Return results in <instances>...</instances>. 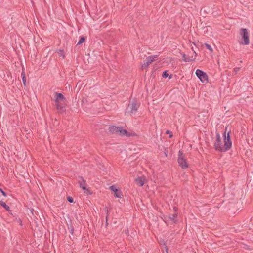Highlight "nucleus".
<instances>
[{
  "mask_svg": "<svg viewBox=\"0 0 253 253\" xmlns=\"http://www.w3.org/2000/svg\"><path fill=\"white\" fill-rule=\"evenodd\" d=\"M227 127H226L225 131L223 134L224 145H222L221 139L220 134L216 132V140L214 143V148L216 151L221 152H224L228 151L232 147V142L231 139V131H229L226 134Z\"/></svg>",
  "mask_w": 253,
  "mask_h": 253,
  "instance_id": "obj_1",
  "label": "nucleus"
},
{
  "mask_svg": "<svg viewBox=\"0 0 253 253\" xmlns=\"http://www.w3.org/2000/svg\"><path fill=\"white\" fill-rule=\"evenodd\" d=\"M55 95V106L57 110V112L60 114L65 113L66 112V99L61 93L54 92Z\"/></svg>",
  "mask_w": 253,
  "mask_h": 253,
  "instance_id": "obj_2",
  "label": "nucleus"
},
{
  "mask_svg": "<svg viewBox=\"0 0 253 253\" xmlns=\"http://www.w3.org/2000/svg\"><path fill=\"white\" fill-rule=\"evenodd\" d=\"M240 35L241 36L240 44L247 45L249 44V34L246 28H241L240 30Z\"/></svg>",
  "mask_w": 253,
  "mask_h": 253,
  "instance_id": "obj_3",
  "label": "nucleus"
},
{
  "mask_svg": "<svg viewBox=\"0 0 253 253\" xmlns=\"http://www.w3.org/2000/svg\"><path fill=\"white\" fill-rule=\"evenodd\" d=\"M139 107V103L136 101H132L128 105L125 113L135 114Z\"/></svg>",
  "mask_w": 253,
  "mask_h": 253,
  "instance_id": "obj_4",
  "label": "nucleus"
},
{
  "mask_svg": "<svg viewBox=\"0 0 253 253\" xmlns=\"http://www.w3.org/2000/svg\"><path fill=\"white\" fill-rule=\"evenodd\" d=\"M177 162L179 166L183 169H186L189 167L187 160L185 158L183 152L181 150H179L178 152Z\"/></svg>",
  "mask_w": 253,
  "mask_h": 253,
  "instance_id": "obj_5",
  "label": "nucleus"
},
{
  "mask_svg": "<svg viewBox=\"0 0 253 253\" xmlns=\"http://www.w3.org/2000/svg\"><path fill=\"white\" fill-rule=\"evenodd\" d=\"M195 74L202 83H207L208 82V76L207 73L203 71L197 69L195 71Z\"/></svg>",
  "mask_w": 253,
  "mask_h": 253,
  "instance_id": "obj_6",
  "label": "nucleus"
},
{
  "mask_svg": "<svg viewBox=\"0 0 253 253\" xmlns=\"http://www.w3.org/2000/svg\"><path fill=\"white\" fill-rule=\"evenodd\" d=\"M117 135L120 136H126L127 137L136 136L137 134L135 133H131L128 132L126 129H124L122 126H119V129L118 130Z\"/></svg>",
  "mask_w": 253,
  "mask_h": 253,
  "instance_id": "obj_7",
  "label": "nucleus"
},
{
  "mask_svg": "<svg viewBox=\"0 0 253 253\" xmlns=\"http://www.w3.org/2000/svg\"><path fill=\"white\" fill-rule=\"evenodd\" d=\"M117 135L120 136H126L127 137L136 136L137 134L135 133H131L128 132L126 129H124L122 126H119V129L118 130Z\"/></svg>",
  "mask_w": 253,
  "mask_h": 253,
  "instance_id": "obj_8",
  "label": "nucleus"
},
{
  "mask_svg": "<svg viewBox=\"0 0 253 253\" xmlns=\"http://www.w3.org/2000/svg\"><path fill=\"white\" fill-rule=\"evenodd\" d=\"M109 189L114 192V196L116 198H120L122 195V191L119 189L115 185L110 186Z\"/></svg>",
  "mask_w": 253,
  "mask_h": 253,
  "instance_id": "obj_9",
  "label": "nucleus"
},
{
  "mask_svg": "<svg viewBox=\"0 0 253 253\" xmlns=\"http://www.w3.org/2000/svg\"><path fill=\"white\" fill-rule=\"evenodd\" d=\"M169 221H171L172 224H176L178 222V213H174V214H169L168 215Z\"/></svg>",
  "mask_w": 253,
  "mask_h": 253,
  "instance_id": "obj_10",
  "label": "nucleus"
},
{
  "mask_svg": "<svg viewBox=\"0 0 253 253\" xmlns=\"http://www.w3.org/2000/svg\"><path fill=\"white\" fill-rule=\"evenodd\" d=\"M78 178L80 179V180H78L80 187L82 189H85V187H86V181L81 176H79Z\"/></svg>",
  "mask_w": 253,
  "mask_h": 253,
  "instance_id": "obj_11",
  "label": "nucleus"
},
{
  "mask_svg": "<svg viewBox=\"0 0 253 253\" xmlns=\"http://www.w3.org/2000/svg\"><path fill=\"white\" fill-rule=\"evenodd\" d=\"M119 127L115 126H110L109 127V132L112 134H117Z\"/></svg>",
  "mask_w": 253,
  "mask_h": 253,
  "instance_id": "obj_12",
  "label": "nucleus"
},
{
  "mask_svg": "<svg viewBox=\"0 0 253 253\" xmlns=\"http://www.w3.org/2000/svg\"><path fill=\"white\" fill-rule=\"evenodd\" d=\"M136 183L139 185L140 186H142L146 182V178L145 177H138L135 179Z\"/></svg>",
  "mask_w": 253,
  "mask_h": 253,
  "instance_id": "obj_13",
  "label": "nucleus"
},
{
  "mask_svg": "<svg viewBox=\"0 0 253 253\" xmlns=\"http://www.w3.org/2000/svg\"><path fill=\"white\" fill-rule=\"evenodd\" d=\"M153 61H152V59L148 58V57L146 58V62H144V63L142 65V68H148L150 64H151Z\"/></svg>",
  "mask_w": 253,
  "mask_h": 253,
  "instance_id": "obj_14",
  "label": "nucleus"
},
{
  "mask_svg": "<svg viewBox=\"0 0 253 253\" xmlns=\"http://www.w3.org/2000/svg\"><path fill=\"white\" fill-rule=\"evenodd\" d=\"M182 60L185 62H190L192 61H194L195 59L190 58L189 57L186 56L185 54H183L182 55Z\"/></svg>",
  "mask_w": 253,
  "mask_h": 253,
  "instance_id": "obj_15",
  "label": "nucleus"
},
{
  "mask_svg": "<svg viewBox=\"0 0 253 253\" xmlns=\"http://www.w3.org/2000/svg\"><path fill=\"white\" fill-rule=\"evenodd\" d=\"M21 77H22L23 85L25 86H26V78L25 71L23 69L22 73H21Z\"/></svg>",
  "mask_w": 253,
  "mask_h": 253,
  "instance_id": "obj_16",
  "label": "nucleus"
},
{
  "mask_svg": "<svg viewBox=\"0 0 253 253\" xmlns=\"http://www.w3.org/2000/svg\"><path fill=\"white\" fill-rule=\"evenodd\" d=\"M0 205L4 208L6 210L9 211L10 209L9 207L3 201L0 200Z\"/></svg>",
  "mask_w": 253,
  "mask_h": 253,
  "instance_id": "obj_17",
  "label": "nucleus"
},
{
  "mask_svg": "<svg viewBox=\"0 0 253 253\" xmlns=\"http://www.w3.org/2000/svg\"><path fill=\"white\" fill-rule=\"evenodd\" d=\"M85 41V37L84 36H82L80 37L79 41L77 43V45H81L84 43Z\"/></svg>",
  "mask_w": 253,
  "mask_h": 253,
  "instance_id": "obj_18",
  "label": "nucleus"
},
{
  "mask_svg": "<svg viewBox=\"0 0 253 253\" xmlns=\"http://www.w3.org/2000/svg\"><path fill=\"white\" fill-rule=\"evenodd\" d=\"M57 52L58 53L59 56L60 57H61L62 58H64L65 55L64 51L63 50L59 49L57 50Z\"/></svg>",
  "mask_w": 253,
  "mask_h": 253,
  "instance_id": "obj_19",
  "label": "nucleus"
},
{
  "mask_svg": "<svg viewBox=\"0 0 253 253\" xmlns=\"http://www.w3.org/2000/svg\"><path fill=\"white\" fill-rule=\"evenodd\" d=\"M162 219L166 224L169 223L168 215H163Z\"/></svg>",
  "mask_w": 253,
  "mask_h": 253,
  "instance_id": "obj_20",
  "label": "nucleus"
},
{
  "mask_svg": "<svg viewBox=\"0 0 253 253\" xmlns=\"http://www.w3.org/2000/svg\"><path fill=\"white\" fill-rule=\"evenodd\" d=\"M84 191V193L86 194V195H91L92 194V192L88 188H86V187H85V189H83Z\"/></svg>",
  "mask_w": 253,
  "mask_h": 253,
  "instance_id": "obj_21",
  "label": "nucleus"
},
{
  "mask_svg": "<svg viewBox=\"0 0 253 253\" xmlns=\"http://www.w3.org/2000/svg\"><path fill=\"white\" fill-rule=\"evenodd\" d=\"M68 229L69 230L70 233L73 235L74 231V228L73 225L71 224L69 226H68Z\"/></svg>",
  "mask_w": 253,
  "mask_h": 253,
  "instance_id": "obj_22",
  "label": "nucleus"
},
{
  "mask_svg": "<svg viewBox=\"0 0 253 253\" xmlns=\"http://www.w3.org/2000/svg\"><path fill=\"white\" fill-rule=\"evenodd\" d=\"M205 47H206L207 49H208V50H209L211 52H213V49L212 48H211V46L208 44V43H205L204 44Z\"/></svg>",
  "mask_w": 253,
  "mask_h": 253,
  "instance_id": "obj_23",
  "label": "nucleus"
},
{
  "mask_svg": "<svg viewBox=\"0 0 253 253\" xmlns=\"http://www.w3.org/2000/svg\"><path fill=\"white\" fill-rule=\"evenodd\" d=\"M159 56V55H154L152 56H149L148 57V58L152 59V61H154L157 57Z\"/></svg>",
  "mask_w": 253,
  "mask_h": 253,
  "instance_id": "obj_24",
  "label": "nucleus"
},
{
  "mask_svg": "<svg viewBox=\"0 0 253 253\" xmlns=\"http://www.w3.org/2000/svg\"><path fill=\"white\" fill-rule=\"evenodd\" d=\"M166 133L169 135V138H171L173 137L172 132L169 130H166Z\"/></svg>",
  "mask_w": 253,
  "mask_h": 253,
  "instance_id": "obj_25",
  "label": "nucleus"
},
{
  "mask_svg": "<svg viewBox=\"0 0 253 253\" xmlns=\"http://www.w3.org/2000/svg\"><path fill=\"white\" fill-rule=\"evenodd\" d=\"M169 76L168 71L166 70L163 72L162 77L164 78H166Z\"/></svg>",
  "mask_w": 253,
  "mask_h": 253,
  "instance_id": "obj_26",
  "label": "nucleus"
},
{
  "mask_svg": "<svg viewBox=\"0 0 253 253\" xmlns=\"http://www.w3.org/2000/svg\"><path fill=\"white\" fill-rule=\"evenodd\" d=\"M67 201L70 203H73L74 202V199L71 196H68L67 197Z\"/></svg>",
  "mask_w": 253,
  "mask_h": 253,
  "instance_id": "obj_27",
  "label": "nucleus"
},
{
  "mask_svg": "<svg viewBox=\"0 0 253 253\" xmlns=\"http://www.w3.org/2000/svg\"><path fill=\"white\" fill-rule=\"evenodd\" d=\"M207 26H203L202 27V28H203V29L204 30V31L203 32L205 33V34H207L208 33V29L207 28Z\"/></svg>",
  "mask_w": 253,
  "mask_h": 253,
  "instance_id": "obj_28",
  "label": "nucleus"
},
{
  "mask_svg": "<svg viewBox=\"0 0 253 253\" xmlns=\"http://www.w3.org/2000/svg\"><path fill=\"white\" fill-rule=\"evenodd\" d=\"M0 191L3 196H4V197L7 196V193L5 191H4L2 189L0 188Z\"/></svg>",
  "mask_w": 253,
  "mask_h": 253,
  "instance_id": "obj_29",
  "label": "nucleus"
},
{
  "mask_svg": "<svg viewBox=\"0 0 253 253\" xmlns=\"http://www.w3.org/2000/svg\"><path fill=\"white\" fill-rule=\"evenodd\" d=\"M240 70V67H236L234 68V71L235 73H237Z\"/></svg>",
  "mask_w": 253,
  "mask_h": 253,
  "instance_id": "obj_30",
  "label": "nucleus"
},
{
  "mask_svg": "<svg viewBox=\"0 0 253 253\" xmlns=\"http://www.w3.org/2000/svg\"><path fill=\"white\" fill-rule=\"evenodd\" d=\"M108 211H107V216L106 217V226H107L108 224Z\"/></svg>",
  "mask_w": 253,
  "mask_h": 253,
  "instance_id": "obj_31",
  "label": "nucleus"
},
{
  "mask_svg": "<svg viewBox=\"0 0 253 253\" xmlns=\"http://www.w3.org/2000/svg\"><path fill=\"white\" fill-rule=\"evenodd\" d=\"M173 209H174V210L175 211V213H177V208L176 207H174Z\"/></svg>",
  "mask_w": 253,
  "mask_h": 253,
  "instance_id": "obj_32",
  "label": "nucleus"
},
{
  "mask_svg": "<svg viewBox=\"0 0 253 253\" xmlns=\"http://www.w3.org/2000/svg\"><path fill=\"white\" fill-rule=\"evenodd\" d=\"M245 247H244V248H245L246 249H248H248H250V248H249V246H248L247 245H245Z\"/></svg>",
  "mask_w": 253,
  "mask_h": 253,
  "instance_id": "obj_33",
  "label": "nucleus"
},
{
  "mask_svg": "<svg viewBox=\"0 0 253 253\" xmlns=\"http://www.w3.org/2000/svg\"><path fill=\"white\" fill-rule=\"evenodd\" d=\"M172 74H170V75L169 76V79H171V78H172Z\"/></svg>",
  "mask_w": 253,
  "mask_h": 253,
  "instance_id": "obj_34",
  "label": "nucleus"
},
{
  "mask_svg": "<svg viewBox=\"0 0 253 253\" xmlns=\"http://www.w3.org/2000/svg\"><path fill=\"white\" fill-rule=\"evenodd\" d=\"M31 212L32 213V214H33V211H34V209H32V210H31Z\"/></svg>",
  "mask_w": 253,
  "mask_h": 253,
  "instance_id": "obj_35",
  "label": "nucleus"
},
{
  "mask_svg": "<svg viewBox=\"0 0 253 253\" xmlns=\"http://www.w3.org/2000/svg\"><path fill=\"white\" fill-rule=\"evenodd\" d=\"M128 230H127V231L125 232V233H128Z\"/></svg>",
  "mask_w": 253,
  "mask_h": 253,
  "instance_id": "obj_36",
  "label": "nucleus"
},
{
  "mask_svg": "<svg viewBox=\"0 0 253 253\" xmlns=\"http://www.w3.org/2000/svg\"><path fill=\"white\" fill-rule=\"evenodd\" d=\"M128 230H127V231L125 232V233H128Z\"/></svg>",
  "mask_w": 253,
  "mask_h": 253,
  "instance_id": "obj_37",
  "label": "nucleus"
},
{
  "mask_svg": "<svg viewBox=\"0 0 253 253\" xmlns=\"http://www.w3.org/2000/svg\"><path fill=\"white\" fill-rule=\"evenodd\" d=\"M128 230H127V231L125 232V233H128Z\"/></svg>",
  "mask_w": 253,
  "mask_h": 253,
  "instance_id": "obj_38",
  "label": "nucleus"
},
{
  "mask_svg": "<svg viewBox=\"0 0 253 253\" xmlns=\"http://www.w3.org/2000/svg\"><path fill=\"white\" fill-rule=\"evenodd\" d=\"M165 155H166V156H167V154L166 152L165 153Z\"/></svg>",
  "mask_w": 253,
  "mask_h": 253,
  "instance_id": "obj_39",
  "label": "nucleus"
},
{
  "mask_svg": "<svg viewBox=\"0 0 253 253\" xmlns=\"http://www.w3.org/2000/svg\"><path fill=\"white\" fill-rule=\"evenodd\" d=\"M195 52V56H196V55H197V53H196V52Z\"/></svg>",
  "mask_w": 253,
  "mask_h": 253,
  "instance_id": "obj_40",
  "label": "nucleus"
},
{
  "mask_svg": "<svg viewBox=\"0 0 253 253\" xmlns=\"http://www.w3.org/2000/svg\"><path fill=\"white\" fill-rule=\"evenodd\" d=\"M167 250H168V249H167ZM167 253H168L167 251Z\"/></svg>",
  "mask_w": 253,
  "mask_h": 253,
  "instance_id": "obj_41",
  "label": "nucleus"
},
{
  "mask_svg": "<svg viewBox=\"0 0 253 253\" xmlns=\"http://www.w3.org/2000/svg\"><path fill=\"white\" fill-rule=\"evenodd\" d=\"M126 253H128V252Z\"/></svg>",
  "mask_w": 253,
  "mask_h": 253,
  "instance_id": "obj_42",
  "label": "nucleus"
}]
</instances>
